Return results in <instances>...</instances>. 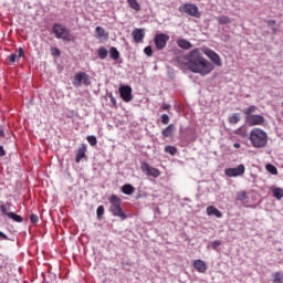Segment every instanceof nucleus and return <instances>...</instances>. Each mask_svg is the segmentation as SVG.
<instances>
[{"instance_id": "obj_1", "label": "nucleus", "mask_w": 283, "mask_h": 283, "mask_svg": "<svg viewBox=\"0 0 283 283\" xmlns=\"http://www.w3.org/2000/svg\"><path fill=\"white\" fill-rule=\"evenodd\" d=\"M187 67L193 74H200L201 76H207V74H211L216 66L206 60L200 49H193L188 53V62Z\"/></svg>"}, {"instance_id": "obj_2", "label": "nucleus", "mask_w": 283, "mask_h": 283, "mask_svg": "<svg viewBox=\"0 0 283 283\" xmlns=\"http://www.w3.org/2000/svg\"><path fill=\"white\" fill-rule=\"evenodd\" d=\"M250 142L255 149H264L269 143V135L261 128H253L250 132Z\"/></svg>"}, {"instance_id": "obj_3", "label": "nucleus", "mask_w": 283, "mask_h": 283, "mask_svg": "<svg viewBox=\"0 0 283 283\" xmlns=\"http://www.w3.org/2000/svg\"><path fill=\"white\" fill-rule=\"evenodd\" d=\"M120 202H123V200L118 196L112 195L109 198V212L115 218H119L120 220H127V214L125 213V211H123Z\"/></svg>"}, {"instance_id": "obj_4", "label": "nucleus", "mask_w": 283, "mask_h": 283, "mask_svg": "<svg viewBox=\"0 0 283 283\" xmlns=\"http://www.w3.org/2000/svg\"><path fill=\"white\" fill-rule=\"evenodd\" d=\"M52 32L55 34V38L62 39V41H74V35H72V31L67 29V27L61 23H54L52 27Z\"/></svg>"}, {"instance_id": "obj_5", "label": "nucleus", "mask_w": 283, "mask_h": 283, "mask_svg": "<svg viewBox=\"0 0 283 283\" xmlns=\"http://www.w3.org/2000/svg\"><path fill=\"white\" fill-rule=\"evenodd\" d=\"M179 12H184L185 14H188V17H193L195 19H200L202 17V13H200V9L198 6L193 3H184L179 7Z\"/></svg>"}, {"instance_id": "obj_6", "label": "nucleus", "mask_w": 283, "mask_h": 283, "mask_svg": "<svg viewBox=\"0 0 283 283\" xmlns=\"http://www.w3.org/2000/svg\"><path fill=\"white\" fill-rule=\"evenodd\" d=\"M82 83L84 85H92V80L90 78V74L85 72H78L74 75V80H73L74 87H81Z\"/></svg>"}, {"instance_id": "obj_7", "label": "nucleus", "mask_w": 283, "mask_h": 283, "mask_svg": "<svg viewBox=\"0 0 283 283\" xmlns=\"http://www.w3.org/2000/svg\"><path fill=\"white\" fill-rule=\"evenodd\" d=\"M203 54H206V56H208V59H210V61L217 65V67H222V59H220V55L218 53H216V51L209 49V48H205L202 49Z\"/></svg>"}, {"instance_id": "obj_8", "label": "nucleus", "mask_w": 283, "mask_h": 283, "mask_svg": "<svg viewBox=\"0 0 283 283\" xmlns=\"http://www.w3.org/2000/svg\"><path fill=\"white\" fill-rule=\"evenodd\" d=\"M244 171H247V168L241 164L235 168L226 169L224 174L228 178H238V176H244Z\"/></svg>"}, {"instance_id": "obj_9", "label": "nucleus", "mask_w": 283, "mask_h": 283, "mask_svg": "<svg viewBox=\"0 0 283 283\" xmlns=\"http://www.w3.org/2000/svg\"><path fill=\"white\" fill-rule=\"evenodd\" d=\"M119 96L124 101V103H132V101H134V97L132 96V86H119Z\"/></svg>"}, {"instance_id": "obj_10", "label": "nucleus", "mask_w": 283, "mask_h": 283, "mask_svg": "<svg viewBox=\"0 0 283 283\" xmlns=\"http://www.w3.org/2000/svg\"><path fill=\"white\" fill-rule=\"evenodd\" d=\"M154 41L157 50H165L167 42L169 41V35L166 33H159L155 35Z\"/></svg>"}, {"instance_id": "obj_11", "label": "nucleus", "mask_w": 283, "mask_h": 283, "mask_svg": "<svg viewBox=\"0 0 283 283\" xmlns=\"http://www.w3.org/2000/svg\"><path fill=\"white\" fill-rule=\"evenodd\" d=\"M140 169L146 176H151L153 178H158L160 176V170L149 166L147 163H143Z\"/></svg>"}, {"instance_id": "obj_12", "label": "nucleus", "mask_w": 283, "mask_h": 283, "mask_svg": "<svg viewBox=\"0 0 283 283\" xmlns=\"http://www.w3.org/2000/svg\"><path fill=\"white\" fill-rule=\"evenodd\" d=\"M247 120L251 127H254L255 125H264V116L262 115H250L247 117Z\"/></svg>"}, {"instance_id": "obj_13", "label": "nucleus", "mask_w": 283, "mask_h": 283, "mask_svg": "<svg viewBox=\"0 0 283 283\" xmlns=\"http://www.w3.org/2000/svg\"><path fill=\"white\" fill-rule=\"evenodd\" d=\"M192 266L196 269V271L198 273H207L208 266H207V263L203 260H200V259L195 260L192 262Z\"/></svg>"}, {"instance_id": "obj_14", "label": "nucleus", "mask_w": 283, "mask_h": 283, "mask_svg": "<svg viewBox=\"0 0 283 283\" xmlns=\"http://www.w3.org/2000/svg\"><path fill=\"white\" fill-rule=\"evenodd\" d=\"M132 36L135 43H143V40L145 39V29H135L132 32Z\"/></svg>"}, {"instance_id": "obj_15", "label": "nucleus", "mask_w": 283, "mask_h": 283, "mask_svg": "<svg viewBox=\"0 0 283 283\" xmlns=\"http://www.w3.org/2000/svg\"><path fill=\"white\" fill-rule=\"evenodd\" d=\"M87 153V145L82 144L81 147L77 149L76 156H75V163H81L83 158H85V154Z\"/></svg>"}, {"instance_id": "obj_16", "label": "nucleus", "mask_w": 283, "mask_h": 283, "mask_svg": "<svg viewBox=\"0 0 283 283\" xmlns=\"http://www.w3.org/2000/svg\"><path fill=\"white\" fill-rule=\"evenodd\" d=\"M174 132H176V126L174 124H169L163 132L161 136L164 138H174Z\"/></svg>"}, {"instance_id": "obj_17", "label": "nucleus", "mask_w": 283, "mask_h": 283, "mask_svg": "<svg viewBox=\"0 0 283 283\" xmlns=\"http://www.w3.org/2000/svg\"><path fill=\"white\" fill-rule=\"evenodd\" d=\"M177 45L178 48H181V50H191V48H193V44L185 39L177 40Z\"/></svg>"}, {"instance_id": "obj_18", "label": "nucleus", "mask_w": 283, "mask_h": 283, "mask_svg": "<svg viewBox=\"0 0 283 283\" xmlns=\"http://www.w3.org/2000/svg\"><path fill=\"white\" fill-rule=\"evenodd\" d=\"M208 216H216V218H222V212L214 206H210L206 209Z\"/></svg>"}, {"instance_id": "obj_19", "label": "nucleus", "mask_w": 283, "mask_h": 283, "mask_svg": "<svg viewBox=\"0 0 283 283\" xmlns=\"http://www.w3.org/2000/svg\"><path fill=\"white\" fill-rule=\"evenodd\" d=\"M134 191H136V188H134V186H132V184H125L122 187V192H124L125 196H132V193H134Z\"/></svg>"}, {"instance_id": "obj_20", "label": "nucleus", "mask_w": 283, "mask_h": 283, "mask_svg": "<svg viewBox=\"0 0 283 283\" xmlns=\"http://www.w3.org/2000/svg\"><path fill=\"white\" fill-rule=\"evenodd\" d=\"M109 56L113 61H118V59H120V52H118L117 48L112 46L109 50Z\"/></svg>"}, {"instance_id": "obj_21", "label": "nucleus", "mask_w": 283, "mask_h": 283, "mask_svg": "<svg viewBox=\"0 0 283 283\" xmlns=\"http://www.w3.org/2000/svg\"><path fill=\"white\" fill-rule=\"evenodd\" d=\"M189 54L187 55H180L176 57V63L177 65H187V63H189Z\"/></svg>"}, {"instance_id": "obj_22", "label": "nucleus", "mask_w": 283, "mask_h": 283, "mask_svg": "<svg viewBox=\"0 0 283 283\" xmlns=\"http://www.w3.org/2000/svg\"><path fill=\"white\" fill-rule=\"evenodd\" d=\"M129 8L132 10H136V12H140V3H138V0H126Z\"/></svg>"}, {"instance_id": "obj_23", "label": "nucleus", "mask_w": 283, "mask_h": 283, "mask_svg": "<svg viewBox=\"0 0 283 283\" xmlns=\"http://www.w3.org/2000/svg\"><path fill=\"white\" fill-rule=\"evenodd\" d=\"M219 25H229L231 23V19L227 15H220L217 18Z\"/></svg>"}, {"instance_id": "obj_24", "label": "nucleus", "mask_w": 283, "mask_h": 283, "mask_svg": "<svg viewBox=\"0 0 283 283\" xmlns=\"http://www.w3.org/2000/svg\"><path fill=\"white\" fill-rule=\"evenodd\" d=\"M229 123L230 125H238L240 123V113H234L229 116Z\"/></svg>"}, {"instance_id": "obj_25", "label": "nucleus", "mask_w": 283, "mask_h": 283, "mask_svg": "<svg viewBox=\"0 0 283 283\" xmlns=\"http://www.w3.org/2000/svg\"><path fill=\"white\" fill-rule=\"evenodd\" d=\"M272 193L276 198V200H282V198H283V189L282 188H277V187L272 188Z\"/></svg>"}, {"instance_id": "obj_26", "label": "nucleus", "mask_w": 283, "mask_h": 283, "mask_svg": "<svg viewBox=\"0 0 283 283\" xmlns=\"http://www.w3.org/2000/svg\"><path fill=\"white\" fill-rule=\"evenodd\" d=\"M272 282L273 283H283V273L282 272H274L272 274Z\"/></svg>"}, {"instance_id": "obj_27", "label": "nucleus", "mask_w": 283, "mask_h": 283, "mask_svg": "<svg viewBox=\"0 0 283 283\" xmlns=\"http://www.w3.org/2000/svg\"><path fill=\"white\" fill-rule=\"evenodd\" d=\"M97 55L102 61H105V59H107V49H105V46H101L97 50Z\"/></svg>"}, {"instance_id": "obj_28", "label": "nucleus", "mask_w": 283, "mask_h": 283, "mask_svg": "<svg viewBox=\"0 0 283 283\" xmlns=\"http://www.w3.org/2000/svg\"><path fill=\"white\" fill-rule=\"evenodd\" d=\"M255 112H258V106H255V105H252V106L243 109V114L245 116H252V114H255Z\"/></svg>"}, {"instance_id": "obj_29", "label": "nucleus", "mask_w": 283, "mask_h": 283, "mask_svg": "<svg viewBox=\"0 0 283 283\" xmlns=\"http://www.w3.org/2000/svg\"><path fill=\"white\" fill-rule=\"evenodd\" d=\"M95 34L97 35V39H103V36H107V33L105 32V29L103 27H96Z\"/></svg>"}, {"instance_id": "obj_30", "label": "nucleus", "mask_w": 283, "mask_h": 283, "mask_svg": "<svg viewBox=\"0 0 283 283\" xmlns=\"http://www.w3.org/2000/svg\"><path fill=\"white\" fill-rule=\"evenodd\" d=\"M7 216L10 218V220H13V222H23V217L14 212L7 213Z\"/></svg>"}, {"instance_id": "obj_31", "label": "nucleus", "mask_w": 283, "mask_h": 283, "mask_svg": "<svg viewBox=\"0 0 283 283\" xmlns=\"http://www.w3.org/2000/svg\"><path fill=\"white\" fill-rule=\"evenodd\" d=\"M265 169L269 171V174H272V176H277V168L274 165L268 164Z\"/></svg>"}, {"instance_id": "obj_32", "label": "nucleus", "mask_w": 283, "mask_h": 283, "mask_svg": "<svg viewBox=\"0 0 283 283\" xmlns=\"http://www.w3.org/2000/svg\"><path fill=\"white\" fill-rule=\"evenodd\" d=\"M165 151L166 154H170V156H176V154H178V149L174 146H166Z\"/></svg>"}, {"instance_id": "obj_33", "label": "nucleus", "mask_w": 283, "mask_h": 283, "mask_svg": "<svg viewBox=\"0 0 283 283\" xmlns=\"http://www.w3.org/2000/svg\"><path fill=\"white\" fill-rule=\"evenodd\" d=\"M86 140L91 145V147H96V145L98 143L96 139V136H94V135L87 136Z\"/></svg>"}, {"instance_id": "obj_34", "label": "nucleus", "mask_w": 283, "mask_h": 283, "mask_svg": "<svg viewBox=\"0 0 283 283\" xmlns=\"http://www.w3.org/2000/svg\"><path fill=\"white\" fill-rule=\"evenodd\" d=\"M249 198V196L247 195V191H240L238 192L237 195V199L240 201V202H244V200H247Z\"/></svg>"}, {"instance_id": "obj_35", "label": "nucleus", "mask_w": 283, "mask_h": 283, "mask_svg": "<svg viewBox=\"0 0 283 283\" xmlns=\"http://www.w3.org/2000/svg\"><path fill=\"white\" fill-rule=\"evenodd\" d=\"M104 214H105V207L104 206H99L97 208V210H96V216H97L98 220H101Z\"/></svg>"}, {"instance_id": "obj_36", "label": "nucleus", "mask_w": 283, "mask_h": 283, "mask_svg": "<svg viewBox=\"0 0 283 283\" xmlns=\"http://www.w3.org/2000/svg\"><path fill=\"white\" fill-rule=\"evenodd\" d=\"M266 23L269 28H272V32L275 34V32H277V29H275V20H268Z\"/></svg>"}, {"instance_id": "obj_37", "label": "nucleus", "mask_w": 283, "mask_h": 283, "mask_svg": "<svg viewBox=\"0 0 283 283\" xmlns=\"http://www.w3.org/2000/svg\"><path fill=\"white\" fill-rule=\"evenodd\" d=\"M51 54H52V56H61V50H59V48H56V46H52Z\"/></svg>"}, {"instance_id": "obj_38", "label": "nucleus", "mask_w": 283, "mask_h": 283, "mask_svg": "<svg viewBox=\"0 0 283 283\" xmlns=\"http://www.w3.org/2000/svg\"><path fill=\"white\" fill-rule=\"evenodd\" d=\"M144 52H145L146 56H153L154 55V50L149 45L144 49Z\"/></svg>"}, {"instance_id": "obj_39", "label": "nucleus", "mask_w": 283, "mask_h": 283, "mask_svg": "<svg viewBox=\"0 0 283 283\" xmlns=\"http://www.w3.org/2000/svg\"><path fill=\"white\" fill-rule=\"evenodd\" d=\"M108 98L111 99L113 107L116 109V107H118V104L116 103V97H114V94L109 93Z\"/></svg>"}, {"instance_id": "obj_40", "label": "nucleus", "mask_w": 283, "mask_h": 283, "mask_svg": "<svg viewBox=\"0 0 283 283\" xmlns=\"http://www.w3.org/2000/svg\"><path fill=\"white\" fill-rule=\"evenodd\" d=\"M169 120H170L169 115L167 114L161 115L163 125H169Z\"/></svg>"}, {"instance_id": "obj_41", "label": "nucleus", "mask_w": 283, "mask_h": 283, "mask_svg": "<svg viewBox=\"0 0 283 283\" xmlns=\"http://www.w3.org/2000/svg\"><path fill=\"white\" fill-rule=\"evenodd\" d=\"M0 211H2V213H3L4 216H8V213H10V212L8 211V206H7V205H1V206H0Z\"/></svg>"}, {"instance_id": "obj_42", "label": "nucleus", "mask_w": 283, "mask_h": 283, "mask_svg": "<svg viewBox=\"0 0 283 283\" xmlns=\"http://www.w3.org/2000/svg\"><path fill=\"white\" fill-rule=\"evenodd\" d=\"M220 244H222V241H220V240H216V241H213L212 243H211V247H212V249H218V247H220Z\"/></svg>"}, {"instance_id": "obj_43", "label": "nucleus", "mask_w": 283, "mask_h": 283, "mask_svg": "<svg viewBox=\"0 0 283 283\" xmlns=\"http://www.w3.org/2000/svg\"><path fill=\"white\" fill-rule=\"evenodd\" d=\"M18 59H19V57H18V54H15V53H12V54L9 56L10 63H14Z\"/></svg>"}, {"instance_id": "obj_44", "label": "nucleus", "mask_w": 283, "mask_h": 283, "mask_svg": "<svg viewBox=\"0 0 283 283\" xmlns=\"http://www.w3.org/2000/svg\"><path fill=\"white\" fill-rule=\"evenodd\" d=\"M30 221H31L33 224H35V222H39V216H36V214H31V216H30Z\"/></svg>"}, {"instance_id": "obj_45", "label": "nucleus", "mask_w": 283, "mask_h": 283, "mask_svg": "<svg viewBox=\"0 0 283 283\" xmlns=\"http://www.w3.org/2000/svg\"><path fill=\"white\" fill-rule=\"evenodd\" d=\"M160 109H161L163 112H167V111L171 109V105H169V104H163L161 107H160Z\"/></svg>"}, {"instance_id": "obj_46", "label": "nucleus", "mask_w": 283, "mask_h": 283, "mask_svg": "<svg viewBox=\"0 0 283 283\" xmlns=\"http://www.w3.org/2000/svg\"><path fill=\"white\" fill-rule=\"evenodd\" d=\"M23 56H25V52L20 48V49L18 50V59H21V57H23Z\"/></svg>"}, {"instance_id": "obj_47", "label": "nucleus", "mask_w": 283, "mask_h": 283, "mask_svg": "<svg viewBox=\"0 0 283 283\" xmlns=\"http://www.w3.org/2000/svg\"><path fill=\"white\" fill-rule=\"evenodd\" d=\"M0 240H8V235L0 231Z\"/></svg>"}, {"instance_id": "obj_48", "label": "nucleus", "mask_w": 283, "mask_h": 283, "mask_svg": "<svg viewBox=\"0 0 283 283\" xmlns=\"http://www.w3.org/2000/svg\"><path fill=\"white\" fill-rule=\"evenodd\" d=\"M0 156H6V150L3 149V146H0Z\"/></svg>"}, {"instance_id": "obj_49", "label": "nucleus", "mask_w": 283, "mask_h": 283, "mask_svg": "<svg viewBox=\"0 0 283 283\" xmlns=\"http://www.w3.org/2000/svg\"><path fill=\"white\" fill-rule=\"evenodd\" d=\"M6 137V133L3 130H0V138H4Z\"/></svg>"}, {"instance_id": "obj_50", "label": "nucleus", "mask_w": 283, "mask_h": 283, "mask_svg": "<svg viewBox=\"0 0 283 283\" xmlns=\"http://www.w3.org/2000/svg\"><path fill=\"white\" fill-rule=\"evenodd\" d=\"M233 147H234V149H240V144L234 143V144H233Z\"/></svg>"}]
</instances>
